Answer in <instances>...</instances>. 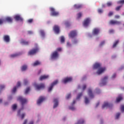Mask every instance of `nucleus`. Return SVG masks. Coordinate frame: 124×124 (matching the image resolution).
Returning a JSON list of instances; mask_svg holds the SVG:
<instances>
[{
  "label": "nucleus",
  "mask_w": 124,
  "mask_h": 124,
  "mask_svg": "<svg viewBox=\"0 0 124 124\" xmlns=\"http://www.w3.org/2000/svg\"><path fill=\"white\" fill-rule=\"evenodd\" d=\"M4 20H5V23H6V22H8V23H12L13 21V19L12 18V17L10 16L6 17Z\"/></svg>",
  "instance_id": "obj_14"
},
{
  "label": "nucleus",
  "mask_w": 124,
  "mask_h": 124,
  "mask_svg": "<svg viewBox=\"0 0 124 124\" xmlns=\"http://www.w3.org/2000/svg\"><path fill=\"white\" fill-rule=\"evenodd\" d=\"M3 39L4 41H5V42H6L7 43H9V42H10V37H9V35H4Z\"/></svg>",
  "instance_id": "obj_13"
},
{
  "label": "nucleus",
  "mask_w": 124,
  "mask_h": 124,
  "mask_svg": "<svg viewBox=\"0 0 124 124\" xmlns=\"http://www.w3.org/2000/svg\"><path fill=\"white\" fill-rule=\"evenodd\" d=\"M88 95H89L91 98H93L94 95H93V91L91 89H88Z\"/></svg>",
  "instance_id": "obj_20"
},
{
  "label": "nucleus",
  "mask_w": 124,
  "mask_h": 124,
  "mask_svg": "<svg viewBox=\"0 0 124 124\" xmlns=\"http://www.w3.org/2000/svg\"><path fill=\"white\" fill-rule=\"evenodd\" d=\"M104 44H105V41L102 42L100 44V46H102V45H104Z\"/></svg>",
  "instance_id": "obj_58"
},
{
  "label": "nucleus",
  "mask_w": 124,
  "mask_h": 124,
  "mask_svg": "<svg viewBox=\"0 0 124 124\" xmlns=\"http://www.w3.org/2000/svg\"><path fill=\"white\" fill-rule=\"evenodd\" d=\"M17 100L20 101V102L21 103L22 105V108L21 109H19L17 112V115H20L21 113V110H23L24 109V105L27 103V99L23 98V97L19 96L17 98Z\"/></svg>",
  "instance_id": "obj_2"
},
{
  "label": "nucleus",
  "mask_w": 124,
  "mask_h": 124,
  "mask_svg": "<svg viewBox=\"0 0 124 124\" xmlns=\"http://www.w3.org/2000/svg\"><path fill=\"white\" fill-rule=\"evenodd\" d=\"M86 88H87V85H85V84H84V85H83V86H82V91L85 90L86 89Z\"/></svg>",
  "instance_id": "obj_48"
},
{
  "label": "nucleus",
  "mask_w": 124,
  "mask_h": 124,
  "mask_svg": "<svg viewBox=\"0 0 124 124\" xmlns=\"http://www.w3.org/2000/svg\"><path fill=\"white\" fill-rule=\"evenodd\" d=\"M120 116H121V113H118L116 114V117H115V119L116 120H118V119H119V118L120 117Z\"/></svg>",
  "instance_id": "obj_40"
},
{
  "label": "nucleus",
  "mask_w": 124,
  "mask_h": 124,
  "mask_svg": "<svg viewBox=\"0 0 124 124\" xmlns=\"http://www.w3.org/2000/svg\"><path fill=\"white\" fill-rule=\"evenodd\" d=\"M121 110L122 112H124V105L121 106Z\"/></svg>",
  "instance_id": "obj_54"
},
{
  "label": "nucleus",
  "mask_w": 124,
  "mask_h": 124,
  "mask_svg": "<svg viewBox=\"0 0 124 124\" xmlns=\"http://www.w3.org/2000/svg\"><path fill=\"white\" fill-rule=\"evenodd\" d=\"M93 69H98L96 73L98 75H100V74H102L105 70H106V68L105 67H101V64L100 63H95L93 65Z\"/></svg>",
  "instance_id": "obj_1"
},
{
  "label": "nucleus",
  "mask_w": 124,
  "mask_h": 124,
  "mask_svg": "<svg viewBox=\"0 0 124 124\" xmlns=\"http://www.w3.org/2000/svg\"><path fill=\"white\" fill-rule=\"evenodd\" d=\"M71 81H72V78L67 77L62 79V83L66 84V83H69V82H71Z\"/></svg>",
  "instance_id": "obj_9"
},
{
  "label": "nucleus",
  "mask_w": 124,
  "mask_h": 124,
  "mask_svg": "<svg viewBox=\"0 0 124 124\" xmlns=\"http://www.w3.org/2000/svg\"><path fill=\"white\" fill-rule=\"evenodd\" d=\"M71 97V94L69 93L67 95L66 98V99H69V98H70Z\"/></svg>",
  "instance_id": "obj_45"
},
{
  "label": "nucleus",
  "mask_w": 124,
  "mask_h": 124,
  "mask_svg": "<svg viewBox=\"0 0 124 124\" xmlns=\"http://www.w3.org/2000/svg\"><path fill=\"white\" fill-rule=\"evenodd\" d=\"M40 62H39V61H37L35 62L34 63H33V66H37V65H40Z\"/></svg>",
  "instance_id": "obj_28"
},
{
  "label": "nucleus",
  "mask_w": 124,
  "mask_h": 124,
  "mask_svg": "<svg viewBox=\"0 0 124 124\" xmlns=\"http://www.w3.org/2000/svg\"><path fill=\"white\" fill-rule=\"evenodd\" d=\"M74 7L75 9H81V8H83V5L76 4L74 5Z\"/></svg>",
  "instance_id": "obj_17"
},
{
  "label": "nucleus",
  "mask_w": 124,
  "mask_h": 124,
  "mask_svg": "<svg viewBox=\"0 0 124 124\" xmlns=\"http://www.w3.org/2000/svg\"><path fill=\"white\" fill-rule=\"evenodd\" d=\"M59 83V80H56L53 82H52L51 84L50 87L48 89V92H50L52 90H53V88L56 86Z\"/></svg>",
  "instance_id": "obj_6"
},
{
  "label": "nucleus",
  "mask_w": 124,
  "mask_h": 124,
  "mask_svg": "<svg viewBox=\"0 0 124 124\" xmlns=\"http://www.w3.org/2000/svg\"><path fill=\"white\" fill-rule=\"evenodd\" d=\"M99 31H100V30H99V29L95 28L93 31V34L94 35H97V34L99 33Z\"/></svg>",
  "instance_id": "obj_15"
},
{
  "label": "nucleus",
  "mask_w": 124,
  "mask_h": 124,
  "mask_svg": "<svg viewBox=\"0 0 124 124\" xmlns=\"http://www.w3.org/2000/svg\"><path fill=\"white\" fill-rule=\"evenodd\" d=\"M124 99V98L123 97L122 95H119L117 98H116V102H120L121 100H123Z\"/></svg>",
  "instance_id": "obj_25"
},
{
  "label": "nucleus",
  "mask_w": 124,
  "mask_h": 124,
  "mask_svg": "<svg viewBox=\"0 0 124 124\" xmlns=\"http://www.w3.org/2000/svg\"><path fill=\"white\" fill-rule=\"evenodd\" d=\"M113 14H114V13H113V12H109V13L108 14V16L109 17H111V16H112V15H113Z\"/></svg>",
  "instance_id": "obj_50"
},
{
  "label": "nucleus",
  "mask_w": 124,
  "mask_h": 124,
  "mask_svg": "<svg viewBox=\"0 0 124 124\" xmlns=\"http://www.w3.org/2000/svg\"><path fill=\"white\" fill-rule=\"evenodd\" d=\"M119 40H117L114 43L113 46H112L113 48H115L117 46V45H118V44H119Z\"/></svg>",
  "instance_id": "obj_27"
},
{
  "label": "nucleus",
  "mask_w": 124,
  "mask_h": 124,
  "mask_svg": "<svg viewBox=\"0 0 124 124\" xmlns=\"http://www.w3.org/2000/svg\"><path fill=\"white\" fill-rule=\"evenodd\" d=\"M69 109H70V110H72V111H74L75 108L74 107H69Z\"/></svg>",
  "instance_id": "obj_49"
},
{
  "label": "nucleus",
  "mask_w": 124,
  "mask_h": 124,
  "mask_svg": "<svg viewBox=\"0 0 124 124\" xmlns=\"http://www.w3.org/2000/svg\"><path fill=\"white\" fill-rule=\"evenodd\" d=\"M108 107H110V105L108 102H105L103 105L102 108V109H105V108H108Z\"/></svg>",
  "instance_id": "obj_22"
},
{
  "label": "nucleus",
  "mask_w": 124,
  "mask_h": 124,
  "mask_svg": "<svg viewBox=\"0 0 124 124\" xmlns=\"http://www.w3.org/2000/svg\"><path fill=\"white\" fill-rule=\"evenodd\" d=\"M68 35L70 38H74L75 36H77V31H71Z\"/></svg>",
  "instance_id": "obj_8"
},
{
  "label": "nucleus",
  "mask_w": 124,
  "mask_h": 124,
  "mask_svg": "<svg viewBox=\"0 0 124 124\" xmlns=\"http://www.w3.org/2000/svg\"><path fill=\"white\" fill-rule=\"evenodd\" d=\"M109 25H121V21H117V20H111L109 22Z\"/></svg>",
  "instance_id": "obj_10"
},
{
  "label": "nucleus",
  "mask_w": 124,
  "mask_h": 124,
  "mask_svg": "<svg viewBox=\"0 0 124 124\" xmlns=\"http://www.w3.org/2000/svg\"><path fill=\"white\" fill-rule=\"evenodd\" d=\"M18 56H19V54L18 53L12 54L11 55V58H16V57H18Z\"/></svg>",
  "instance_id": "obj_30"
},
{
  "label": "nucleus",
  "mask_w": 124,
  "mask_h": 124,
  "mask_svg": "<svg viewBox=\"0 0 124 124\" xmlns=\"http://www.w3.org/2000/svg\"><path fill=\"white\" fill-rule=\"evenodd\" d=\"M65 25L66 27H69L70 26V23L68 21H66L65 22Z\"/></svg>",
  "instance_id": "obj_41"
},
{
  "label": "nucleus",
  "mask_w": 124,
  "mask_h": 124,
  "mask_svg": "<svg viewBox=\"0 0 124 124\" xmlns=\"http://www.w3.org/2000/svg\"><path fill=\"white\" fill-rule=\"evenodd\" d=\"M112 2H108L107 3V6H108V7L110 6H112Z\"/></svg>",
  "instance_id": "obj_42"
},
{
  "label": "nucleus",
  "mask_w": 124,
  "mask_h": 124,
  "mask_svg": "<svg viewBox=\"0 0 124 124\" xmlns=\"http://www.w3.org/2000/svg\"><path fill=\"white\" fill-rule=\"evenodd\" d=\"M91 22V19L89 18H87L85 19L83 23V25L84 27H88L89 26V24Z\"/></svg>",
  "instance_id": "obj_11"
},
{
  "label": "nucleus",
  "mask_w": 124,
  "mask_h": 124,
  "mask_svg": "<svg viewBox=\"0 0 124 124\" xmlns=\"http://www.w3.org/2000/svg\"><path fill=\"white\" fill-rule=\"evenodd\" d=\"M48 78H49L48 75H44L40 77L39 80L40 81H42L43 80H45V79H48Z\"/></svg>",
  "instance_id": "obj_21"
},
{
  "label": "nucleus",
  "mask_w": 124,
  "mask_h": 124,
  "mask_svg": "<svg viewBox=\"0 0 124 124\" xmlns=\"http://www.w3.org/2000/svg\"><path fill=\"white\" fill-rule=\"evenodd\" d=\"M4 23H5L4 19L0 18V25H2Z\"/></svg>",
  "instance_id": "obj_34"
},
{
  "label": "nucleus",
  "mask_w": 124,
  "mask_h": 124,
  "mask_svg": "<svg viewBox=\"0 0 124 124\" xmlns=\"http://www.w3.org/2000/svg\"><path fill=\"white\" fill-rule=\"evenodd\" d=\"M30 91H31V89L30 88V87H28L25 92V94H28V93H29V92H30Z\"/></svg>",
  "instance_id": "obj_31"
},
{
  "label": "nucleus",
  "mask_w": 124,
  "mask_h": 124,
  "mask_svg": "<svg viewBox=\"0 0 124 124\" xmlns=\"http://www.w3.org/2000/svg\"><path fill=\"white\" fill-rule=\"evenodd\" d=\"M44 100H45V97H43V96H41L40 97V98H39V99L38 100L37 103L38 105H39L41 103V102H43V101Z\"/></svg>",
  "instance_id": "obj_18"
},
{
  "label": "nucleus",
  "mask_w": 124,
  "mask_h": 124,
  "mask_svg": "<svg viewBox=\"0 0 124 124\" xmlns=\"http://www.w3.org/2000/svg\"><path fill=\"white\" fill-rule=\"evenodd\" d=\"M59 56H60L59 52L57 51H55L52 53L51 55V59L52 60H57V59L59 58Z\"/></svg>",
  "instance_id": "obj_5"
},
{
  "label": "nucleus",
  "mask_w": 124,
  "mask_h": 124,
  "mask_svg": "<svg viewBox=\"0 0 124 124\" xmlns=\"http://www.w3.org/2000/svg\"><path fill=\"white\" fill-rule=\"evenodd\" d=\"M40 33L41 35H42V36H45V32H44V31L43 30L40 31Z\"/></svg>",
  "instance_id": "obj_32"
},
{
  "label": "nucleus",
  "mask_w": 124,
  "mask_h": 124,
  "mask_svg": "<svg viewBox=\"0 0 124 124\" xmlns=\"http://www.w3.org/2000/svg\"><path fill=\"white\" fill-rule=\"evenodd\" d=\"M109 32L111 33L112 32H114V30H109Z\"/></svg>",
  "instance_id": "obj_63"
},
{
  "label": "nucleus",
  "mask_w": 124,
  "mask_h": 124,
  "mask_svg": "<svg viewBox=\"0 0 124 124\" xmlns=\"http://www.w3.org/2000/svg\"><path fill=\"white\" fill-rule=\"evenodd\" d=\"M53 31L55 33L59 34V33H60V27L58 25H55L53 27Z\"/></svg>",
  "instance_id": "obj_12"
},
{
  "label": "nucleus",
  "mask_w": 124,
  "mask_h": 124,
  "mask_svg": "<svg viewBox=\"0 0 124 124\" xmlns=\"http://www.w3.org/2000/svg\"><path fill=\"white\" fill-rule=\"evenodd\" d=\"M85 121L83 119H81L78 121V124H83Z\"/></svg>",
  "instance_id": "obj_29"
},
{
  "label": "nucleus",
  "mask_w": 124,
  "mask_h": 124,
  "mask_svg": "<svg viewBox=\"0 0 124 124\" xmlns=\"http://www.w3.org/2000/svg\"><path fill=\"white\" fill-rule=\"evenodd\" d=\"M28 80L25 79V80H24V84H25V85H27V84H28Z\"/></svg>",
  "instance_id": "obj_57"
},
{
  "label": "nucleus",
  "mask_w": 124,
  "mask_h": 124,
  "mask_svg": "<svg viewBox=\"0 0 124 124\" xmlns=\"http://www.w3.org/2000/svg\"><path fill=\"white\" fill-rule=\"evenodd\" d=\"M39 52V47L37 44H35V47L32 48L28 52V56H33Z\"/></svg>",
  "instance_id": "obj_3"
},
{
  "label": "nucleus",
  "mask_w": 124,
  "mask_h": 124,
  "mask_svg": "<svg viewBox=\"0 0 124 124\" xmlns=\"http://www.w3.org/2000/svg\"><path fill=\"white\" fill-rule=\"evenodd\" d=\"M123 7V5H121V6H117L116 8H115V10L116 11H119V10H120V9H121V8Z\"/></svg>",
  "instance_id": "obj_36"
},
{
  "label": "nucleus",
  "mask_w": 124,
  "mask_h": 124,
  "mask_svg": "<svg viewBox=\"0 0 124 124\" xmlns=\"http://www.w3.org/2000/svg\"><path fill=\"white\" fill-rule=\"evenodd\" d=\"M20 43L21 44H23V45H29V42L23 39H21Z\"/></svg>",
  "instance_id": "obj_24"
},
{
  "label": "nucleus",
  "mask_w": 124,
  "mask_h": 124,
  "mask_svg": "<svg viewBox=\"0 0 124 124\" xmlns=\"http://www.w3.org/2000/svg\"><path fill=\"white\" fill-rule=\"evenodd\" d=\"M28 34H32V31H28Z\"/></svg>",
  "instance_id": "obj_62"
},
{
  "label": "nucleus",
  "mask_w": 124,
  "mask_h": 124,
  "mask_svg": "<svg viewBox=\"0 0 124 124\" xmlns=\"http://www.w3.org/2000/svg\"><path fill=\"white\" fill-rule=\"evenodd\" d=\"M61 43H63L64 42V36H61Z\"/></svg>",
  "instance_id": "obj_38"
},
{
  "label": "nucleus",
  "mask_w": 124,
  "mask_h": 124,
  "mask_svg": "<svg viewBox=\"0 0 124 124\" xmlns=\"http://www.w3.org/2000/svg\"><path fill=\"white\" fill-rule=\"evenodd\" d=\"M12 109L13 110H16V109H17V105L16 104H14L13 106H12Z\"/></svg>",
  "instance_id": "obj_35"
},
{
  "label": "nucleus",
  "mask_w": 124,
  "mask_h": 124,
  "mask_svg": "<svg viewBox=\"0 0 124 124\" xmlns=\"http://www.w3.org/2000/svg\"><path fill=\"white\" fill-rule=\"evenodd\" d=\"M49 10L51 12V16H54L55 17H57L60 15V13L58 11H56V9H55V8L53 7L49 8Z\"/></svg>",
  "instance_id": "obj_4"
},
{
  "label": "nucleus",
  "mask_w": 124,
  "mask_h": 124,
  "mask_svg": "<svg viewBox=\"0 0 124 124\" xmlns=\"http://www.w3.org/2000/svg\"><path fill=\"white\" fill-rule=\"evenodd\" d=\"M25 116H26V114L25 113H23L21 116V119H24V118H25Z\"/></svg>",
  "instance_id": "obj_56"
},
{
  "label": "nucleus",
  "mask_w": 124,
  "mask_h": 124,
  "mask_svg": "<svg viewBox=\"0 0 124 124\" xmlns=\"http://www.w3.org/2000/svg\"><path fill=\"white\" fill-rule=\"evenodd\" d=\"M98 13H99L100 14H101V13H102L103 12V11L102 10V9H99L98 10Z\"/></svg>",
  "instance_id": "obj_51"
},
{
  "label": "nucleus",
  "mask_w": 124,
  "mask_h": 124,
  "mask_svg": "<svg viewBox=\"0 0 124 124\" xmlns=\"http://www.w3.org/2000/svg\"><path fill=\"white\" fill-rule=\"evenodd\" d=\"M16 90H17V87L15 86V87L13 88V90H12V93H15L16 92Z\"/></svg>",
  "instance_id": "obj_43"
},
{
  "label": "nucleus",
  "mask_w": 124,
  "mask_h": 124,
  "mask_svg": "<svg viewBox=\"0 0 124 124\" xmlns=\"http://www.w3.org/2000/svg\"><path fill=\"white\" fill-rule=\"evenodd\" d=\"M29 124H33V121H31Z\"/></svg>",
  "instance_id": "obj_64"
},
{
  "label": "nucleus",
  "mask_w": 124,
  "mask_h": 124,
  "mask_svg": "<svg viewBox=\"0 0 124 124\" xmlns=\"http://www.w3.org/2000/svg\"><path fill=\"white\" fill-rule=\"evenodd\" d=\"M89 99L88 98V97H85V103H86V104H88V103H89Z\"/></svg>",
  "instance_id": "obj_39"
},
{
  "label": "nucleus",
  "mask_w": 124,
  "mask_h": 124,
  "mask_svg": "<svg viewBox=\"0 0 124 124\" xmlns=\"http://www.w3.org/2000/svg\"><path fill=\"white\" fill-rule=\"evenodd\" d=\"M112 78H116V74H114L112 76Z\"/></svg>",
  "instance_id": "obj_61"
},
{
  "label": "nucleus",
  "mask_w": 124,
  "mask_h": 124,
  "mask_svg": "<svg viewBox=\"0 0 124 124\" xmlns=\"http://www.w3.org/2000/svg\"><path fill=\"white\" fill-rule=\"evenodd\" d=\"M27 123H28V120L26 119L23 124H27Z\"/></svg>",
  "instance_id": "obj_60"
},
{
  "label": "nucleus",
  "mask_w": 124,
  "mask_h": 124,
  "mask_svg": "<svg viewBox=\"0 0 124 124\" xmlns=\"http://www.w3.org/2000/svg\"><path fill=\"white\" fill-rule=\"evenodd\" d=\"M117 3L118 4H122L123 5V4H124V0H120L117 2Z\"/></svg>",
  "instance_id": "obj_33"
},
{
  "label": "nucleus",
  "mask_w": 124,
  "mask_h": 124,
  "mask_svg": "<svg viewBox=\"0 0 124 124\" xmlns=\"http://www.w3.org/2000/svg\"><path fill=\"white\" fill-rule=\"evenodd\" d=\"M27 22H28V23H29V24H31L32 22H33V19H32V18L29 19L28 20Z\"/></svg>",
  "instance_id": "obj_44"
},
{
  "label": "nucleus",
  "mask_w": 124,
  "mask_h": 124,
  "mask_svg": "<svg viewBox=\"0 0 124 124\" xmlns=\"http://www.w3.org/2000/svg\"><path fill=\"white\" fill-rule=\"evenodd\" d=\"M67 46L68 47H71V45L70 43H69V42H68L67 43Z\"/></svg>",
  "instance_id": "obj_55"
},
{
  "label": "nucleus",
  "mask_w": 124,
  "mask_h": 124,
  "mask_svg": "<svg viewBox=\"0 0 124 124\" xmlns=\"http://www.w3.org/2000/svg\"><path fill=\"white\" fill-rule=\"evenodd\" d=\"M14 19H15L16 21H23V18L20 16L19 15H16L14 17Z\"/></svg>",
  "instance_id": "obj_19"
},
{
  "label": "nucleus",
  "mask_w": 124,
  "mask_h": 124,
  "mask_svg": "<svg viewBox=\"0 0 124 124\" xmlns=\"http://www.w3.org/2000/svg\"><path fill=\"white\" fill-rule=\"evenodd\" d=\"M115 19H119L120 18V16L116 15L115 16Z\"/></svg>",
  "instance_id": "obj_59"
},
{
  "label": "nucleus",
  "mask_w": 124,
  "mask_h": 124,
  "mask_svg": "<svg viewBox=\"0 0 124 124\" xmlns=\"http://www.w3.org/2000/svg\"><path fill=\"white\" fill-rule=\"evenodd\" d=\"M34 86L36 90H41L42 89H44V88H45V85L43 83H41L40 84L34 83Z\"/></svg>",
  "instance_id": "obj_7"
},
{
  "label": "nucleus",
  "mask_w": 124,
  "mask_h": 124,
  "mask_svg": "<svg viewBox=\"0 0 124 124\" xmlns=\"http://www.w3.org/2000/svg\"><path fill=\"white\" fill-rule=\"evenodd\" d=\"M21 86V82L20 81L17 82L16 87L18 88V87H20Z\"/></svg>",
  "instance_id": "obj_53"
},
{
  "label": "nucleus",
  "mask_w": 124,
  "mask_h": 124,
  "mask_svg": "<svg viewBox=\"0 0 124 124\" xmlns=\"http://www.w3.org/2000/svg\"><path fill=\"white\" fill-rule=\"evenodd\" d=\"M78 18L79 19V18H81L82 17V13H79L77 15Z\"/></svg>",
  "instance_id": "obj_46"
},
{
  "label": "nucleus",
  "mask_w": 124,
  "mask_h": 124,
  "mask_svg": "<svg viewBox=\"0 0 124 124\" xmlns=\"http://www.w3.org/2000/svg\"><path fill=\"white\" fill-rule=\"evenodd\" d=\"M55 51H57V52H58L59 53V52L62 51V48L61 47H58L56 49V50H55Z\"/></svg>",
  "instance_id": "obj_47"
},
{
  "label": "nucleus",
  "mask_w": 124,
  "mask_h": 124,
  "mask_svg": "<svg viewBox=\"0 0 124 124\" xmlns=\"http://www.w3.org/2000/svg\"><path fill=\"white\" fill-rule=\"evenodd\" d=\"M54 105L53 106V108H57L58 105H59V101L57 99H54Z\"/></svg>",
  "instance_id": "obj_23"
},
{
  "label": "nucleus",
  "mask_w": 124,
  "mask_h": 124,
  "mask_svg": "<svg viewBox=\"0 0 124 124\" xmlns=\"http://www.w3.org/2000/svg\"><path fill=\"white\" fill-rule=\"evenodd\" d=\"M108 80V77L106 76L102 79V85H106L107 81Z\"/></svg>",
  "instance_id": "obj_16"
},
{
  "label": "nucleus",
  "mask_w": 124,
  "mask_h": 124,
  "mask_svg": "<svg viewBox=\"0 0 124 124\" xmlns=\"http://www.w3.org/2000/svg\"><path fill=\"white\" fill-rule=\"evenodd\" d=\"M82 95H83V93H79L77 97V99H79V98H80V97H81Z\"/></svg>",
  "instance_id": "obj_37"
},
{
  "label": "nucleus",
  "mask_w": 124,
  "mask_h": 124,
  "mask_svg": "<svg viewBox=\"0 0 124 124\" xmlns=\"http://www.w3.org/2000/svg\"><path fill=\"white\" fill-rule=\"evenodd\" d=\"M28 68V66L27 65H23L21 68V69L22 71H26V70Z\"/></svg>",
  "instance_id": "obj_26"
},
{
  "label": "nucleus",
  "mask_w": 124,
  "mask_h": 124,
  "mask_svg": "<svg viewBox=\"0 0 124 124\" xmlns=\"http://www.w3.org/2000/svg\"><path fill=\"white\" fill-rule=\"evenodd\" d=\"M5 88V86L4 85H0V90H3Z\"/></svg>",
  "instance_id": "obj_52"
}]
</instances>
